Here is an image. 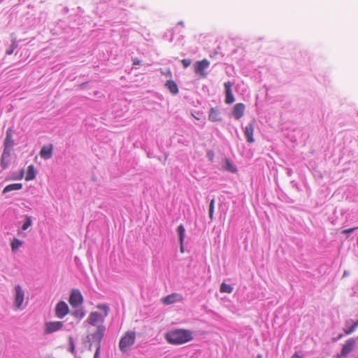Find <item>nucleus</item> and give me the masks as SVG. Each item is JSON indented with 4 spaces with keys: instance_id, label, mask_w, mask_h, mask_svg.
Returning a JSON list of instances; mask_svg holds the SVG:
<instances>
[{
    "instance_id": "f257e3e1",
    "label": "nucleus",
    "mask_w": 358,
    "mask_h": 358,
    "mask_svg": "<svg viewBox=\"0 0 358 358\" xmlns=\"http://www.w3.org/2000/svg\"><path fill=\"white\" fill-rule=\"evenodd\" d=\"M166 339L171 344H182L192 339V333L189 330L177 329L167 333Z\"/></svg>"
},
{
    "instance_id": "f03ea898",
    "label": "nucleus",
    "mask_w": 358,
    "mask_h": 358,
    "mask_svg": "<svg viewBox=\"0 0 358 358\" xmlns=\"http://www.w3.org/2000/svg\"><path fill=\"white\" fill-rule=\"evenodd\" d=\"M96 308L101 310H103L104 314L102 315L100 313L98 312H91L86 320V322L92 326H96L99 322L103 323L104 322L105 317L108 316L110 310L109 306L107 304H98Z\"/></svg>"
},
{
    "instance_id": "7ed1b4c3",
    "label": "nucleus",
    "mask_w": 358,
    "mask_h": 358,
    "mask_svg": "<svg viewBox=\"0 0 358 358\" xmlns=\"http://www.w3.org/2000/svg\"><path fill=\"white\" fill-rule=\"evenodd\" d=\"M136 340V334L133 331H127L124 336H122L119 342V348L121 352H126L127 349L133 345Z\"/></svg>"
},
{
    "instance_id": "20e7f679",
    "label": "nucleus",
    "mask_w": 358,
    "mask_h": 358,
    "mask_svg": "<svg viewBox=\"0 0 358 358\" xmlns=\"http://www.w3.org/2000/svg\"><path fill=\"white\" fill-rule=\"evenodd\" d=\"M358 341V337L355 338H350L345 341V343L343 345L341 352V356L343 358H348L349 355L355 350L357 341Z\"/></svg>"
},
{
    "instance_id": "39448f33",
    "label": "nucleus",
    "mask_w": 358,
    "mask_h": 358,
    "mask_svg": "<svg viewBox=\"0 0 358 358\" xmlns=\"http://www.w3.org/2000/svg\"><path fill=\"white\" fill-rule=\"evenodd\" d=\"M83 296L78 289H73L71 292L69 302L73 308H78L83 303Z\"/></svg>"
},
{
    "instance_id": "423d86ee",
    "label": "nucleus",
    "mask_w": 358,
    "mask_h": 358,
    "mask_svg": "<svg viewBox=\"0 0 358 358\" xmlns=\"http://www.w3.org/2000/svg\"><path fill=\"white\" fill-rule=\"evenodd\" d=\"M106 331V327L103 324H99L97 326L96 330L90 336L92 340L95 344V347L99 346L101 348V341L104 336Z\"/></svg>"
},
{
    "instance_id": "0eeeda50",
    "label": "nucleus",
    "mask_w": 358,
    "mask_h": 358,
    "mask_svg": "<svg viewBox=\"0 0 358 358\" xmlns=\"http://www.w3.org/2000/svg\"><path fill=\"white\" fill-rule=\"evenodd\" d=\"M69 311L67 303L64 301H59L55 306V315L59 319L64 318Z\"/></svg>"
},
{
    "instance_id": "6e6552de",
    "label": "nucleus",
    "mask_w": 358,
    "mask_h": 358,
    "mask_svg": "<svg viewBox=\"0 0 358 358\" xmlns=\"http://www.w3.org/2000/svg\"><path fill=\"white\" fill-rule=\"evenodd\" d=\"M64 325L63 322L55 321V322H47L45 323L44 333L45 334H50L58 330H60Z\"/></svg>"
},
{
    "instance_id": "1a4fd4ad",
    "label": "nucleus",
    "mask_w": 358,
    "mask_h": 358,
    "mask_svg": "<svg viewBox=\"0 0 358 358\" xmlns=\"http://www.w3.org/2000/svg\"><path fill=\"white\" fill-rule=\"evenodd\" d=\"M233 85L234 83L230 81H227L224 83V87L225 90V103L227 104H231L235 101L234 96L232 93Z\"/></svg>"
},
{
    "instance_id": "9d476101",
    "label": "nucleus",
    "mask_w": 358,
    "mask_h": 358,
    "mask_svg": "<svg viewBox=\"0 0 358 358\" xmlns=\"http://www.w3.org/2000/svg\"><path fill=\"white\" fill-rule=\"evenodd\" d=\"M255 124V120H252L244 129V134L245 136L247 141L250 143H253L255 141V139L253 138Z\"/></svg>"
},
{
    "instance_id": "9b49d317",
    "label": "nucleus",
    "mask_w": 358,
    "mask_h": 358,
    "mask_svg": "<svg viewBox=\"0 0 358 358\" xmlns=\"http://www.w3.org/2000/svg\"><path fill=\"white\" fill-rule=\"evenodd\" d=\"M13 130L9 127L6 130V138L3 141V148L13 150V147L15 145L14 140L13 138Z\"/></svg>"
},
{
    "instance_id": "f8f14e48",
    "label": "nucleus",
    "mask_w": 358,
    "mask_h": 358,
    "mask_svg": "<svg viewBox=\"0 0 358 358\" xmlns=\"http://www.w3.org/2000/svg\"><path fill=\"white\" fill-rule=\"evenodd\" d=\"M12 150L4 149L1 156L0 164L3 169H6L10 164V155Z\"/></svg>"
},
{
    "instance_id": "ddd939ff",
    "label": "nucleus",
    "mask_w": 358,
    "mask_h": 358,
    "mask_svg": "<svg viewBox=\"0 0 358 358\" xmlns=\"http://www.w3.org/2000/svg\"><path fill=\"white\" fill-rule=\"evenodd\" d=\"M358 327V320L354 321L352 319L347 320L345 322V327L343 331L345 335L352 334Z\"/></svg>"
},
{
    "instance_id": "4468645a",
    "label": "nucleus",
    "mask_w": 358,
    "mask_h": 358,
    "mask_svg": "<svg viewBox=\"0 0 358 358\" xmlns=\"http://www.w3.org/2000/svg\"><path fill=\"white\" fill-rule=\"evenodd\" d=\"M15 306L17 308H20L24 301V293L21 286L17 285L15 287Z\"/></svg>"
},
{
    "instance_id": "2eb2a0df",
    "label": "nucleus",
    "mask_w": 358,
    "mask_h": 358,
    "mask_svg": "<svg viewBox=\"0 0 358 358\" xmlns=\"http://www.w3.org/2000/svg\"><path fill=\"white\" fill-rule=\"evenodd\" d=\"M245 110V104L242 103H238L234 105L232 110V115L236 120L241 119L243 115Z\"/></svg>"
},
{
    "instance_id": "dca6fc26",
    "label": "nucleus",
    "mask_w": 358,
    "mask_h": 358,
    "mask_svg": "<svg viewBox=\"0 0 358 358\" xmlns=\"http://www.w3.org/2000/svg\"><path fill=\"white\" fill-rule=\"evenodd\" d=\"M53 146L52 144L44 145L40 151V156L44 159H49L52 157Z\"/></svg>"
},
{
    "instance_id": "f3484780",
    "label": "nucleus",
    "mask_w": 358,
    "mask_h": 358,
    "mask_svg": "<svg viewBox=\"0 0 358 358\" xmlns=\"http://www.w3.org/2000/svg\"><path fill=\"white\" fill-rule=\"evenodd\" d=\"M177 233L178 234L179 242L180 243L181 252H183V241L185 235V229L182 224H180L177 228Z\"/></svg>"
},
{
    "instance_id": "a211bd4d",
    "label": "nucleus",
    "mask_w": 358,
    "mask_h": 358,
    "mask_svg": "<svg viewBox=\"0 0 358 358\" xmlns=\"http://www.w3.org/2000/svg\"><path fill=\"white\" fill-rule=\"evenodd\" d=\"M24 244V241H21L17 238H13V239L10 242V248L13 253H16L19 250L20 247H21Z\"/></svg>"
},
{
    "instance_id": "6ab92c4d",
    "label": "nucleus",
    "mask_w": 358,
    "mask_h": 358,
    "mask_svg": "<svg viewBox=\"0 0 358 358\" xmlns=\"http://www.w3.org/2000/svg\"><path fill=\"white\" fill-rule=\"evenodd\" d=\"M165 86L169 89L173 94H177L179 92L177 84L173 80H169L165 83Z\"/></svg>"
},
{
    "instance_id": "aec40b11",
    "label": "nucleus",
    "mask_w": 358,
    "mask_h": 358,
    "mask_svg": "<svg viewBox=\"0 0 358 358\" xmlns=\"http://www.w3.org/2000/svg\"><path fill=\"white\" fill-rule=\"evenodd\" d=\"M36 175V171H35L34 166L33 164L29 165L27 167V175L25 176V180L27 181L32 180L35 179Z\"/></svg>"
},
{
    "instance_id": "412c9836",
    "label": "nucleus",
    "mask_w": 358,
    "mask_h": 358,
    "mask_svg": "<svg viewBox=\"0 0 358 358\" xmlns=\"http://www.w3.org/2000/svg\"><path fill=\"white\" fill-rule=\"evenodd\" d=\"M22 188V183H13L8 185L4 187L3 189V193L6 194L7 192L14 191V190H20Z\"/></svg>"
},
{
    "instance_id": "4be33fe9",
    "label": "nucleus",
    "mask_w": 358,
    "mask_h": 358,
    "mask_svg": "<svg viewBox=\"0 0 358 358\" xmlns=\"http://www.w3.org/2000/svg\"><path fill=\"white\" fill-rule=\"evenodd\" d=\"M223 168L224 170L233 173L237 172V168L236 166L228 159H225Z\"/></svg>"
},
{
    "instance_id": "5701e85b",
    "label": "nucleus",
    "mask_w": 358,
    "mask_h": 358,
    "mask_svg": "<svg viewBox=\"0 0 358 358\" xmlns=\"http://www.w3.org/2000/svg\"><path fill=\"white\" fill-rule=\"evenodd\" d=\"M10 37H11V45H10V47L6 50V54L8 55H10L13 54V51L15 49H16L17 48V38L15 36V34H12L10 35Z\"/></svg>"
},
{
    "instance_id": "b1692460",
    "label": "nucleus",
    "mask_w": 358,
    "mask_h": 358,
    "mask_svg": "<svg viewBox=\"0 0 358 358\" xmlns=\"http://www.w3.org/2000/svg\"><path fill=\"white\" fill-rule=\"evenodd\" d=\"M209 120L212 122H217L221 120L220 113L218 110L215 108H211L209 115Z\"/></svg>"
},
{
    "instance_id": "393cba45",
    "label": "nucleus",
    "mask_w": 358,
    "mask_h": 358,
    "mask_svg": "<svg viewBox=\"0 0 358 358\" xmlns=\"http://www.w3.org/2000/svg\"><path fill=\"white\" fill-rule=\"evenodd\" d=\"M178 296V294L173 293V294H169V295L164 297L162 299V301L163 302L164 304H166V305L172 304L177 301L176 298Z\"/></svg>"
},
{
    "instance_id": "a878e982",
    "label": "nucleus",
    "mask_w": 358,
    "mask_h": 358,
    "mask_svg": "<svg viewBox=\"0 0 358 358\" xmlns=\"http://www.w3.org/2000/svg\"><path fill=\"white\" fill-rule=\"evenodd\" d=\"M71 314L73 317L80 320L82 318L85 317V312L83 310V308H78L75 310Z\"/></svg>"
},
{
    "instance_id": "bb28decb",
    "label": "nucleus",
    "mask_w": 358,
    "mask_h": 358,
    "mask_svg": "<svg viewBox=\"0 0 358 358\" xmlns=\"http://www.w3.org/2000/svg\"><path fill=\"white\" fill-rule=\"evenodd\" d=\"M220 292L222 293L230 294L233 291V287L227 283L222 282L220 286Z\"/></svg>"
},
{
    "instance_id": "cd10ccee",
    "label": "nucleus",
    "mask_w": 358,
    "mask_h": 358,
    "mask_svg": "<svg viewBox=\"0 0 358 358\" xmlns=\"http://www.w3.org/2000/svg\"><path fill=\"white\" fill-rule=\"evenodd\" d=\"M32 224V218L31 216L26 215L25 220L22 226V230H27Z\"/></svg>"
},
{
    "instance_id": "c85d7f7f",
    "label": "nucleus",
    "mask_w": 358,
    "mask_h": 358,
    "mask_svg": "<svg viewBox=\"0 0 358 358\" xmlns=\"http://www.w3.org/2000/svg\"><path fill=\"white\" fill-rule=\"evenodd\" d=\"M69 351L73 355H75L76 353V351L75 349V344H74V341H73L72 336L69 337Z\"/></svg>"
},
{
    "instance_id": "c756f323",
    "label": "nucleus",
    "mask_w": 358,
    "mask_h": 358,
    "mask_svg": "<svg viewBox=\"0 0 358 358\" xmlns=\"http://www.w3.org/2000/svg\"><path fill=\"white\" fill-rule=\"evenodd\" d=\"M194 72L199 76H201V61H197L194 65Z\"/></svg>"
},
{
    "instance_id": "7c9ffc66",
    "label": "nucleus",
    "mask_w": 358,
    "mask_h": 358,
    "mask_svg": "<svg viewBox=\"0 0 358 358\" xmlns=\"http://www.w3.org/2000/svg\"><path fill=\"white\" fill-rule=\"evenodd\" d=\"M208 43H212L213 44V46H214V45H215L216 42H217V38L214 36H205V42H207Z\"/></svg>"
},
{
    "instance_id": "2f4dec72",
    "label": "nucleus",
    "mask_w": 358,
    "mask_h": 358,
    "mask_svg": "<svg viewBox=\"0 0 358 358\" xmlns=\"http://www.w3.org/2000/svg\"><path fill=\"white\" fill-rule=\"evenodd\" d=\"M210 65L209 62L206 59H203V78H205L207 73L205 72V69H207Z\"/></svg>"
},
{
    "instance_id": "473e14b6",
    "label": "nucleus",
    "mask_w": 358,
    "mask_h": 358,
    "mask_svg": "<svg viewBox=\"0 0 358 358\" xmlns=\"http://www.w3.org/2000/svg\"><path fill=\"white\" fill-rule=\"evenodd\" d=\"M24 170L21 169L18 174H15V173L13 174V176L12 177V179H13V180H21L24 177Z\"/></svg>"
},
{
    "instance_id": "72a5a7b5",
    "label": "nucleus",
    "mask_w": 358,
    "mask_h": 358,
    "mask_svg": "<svg viewBox=\"0 0 358 358\" xmlns=\"http://www.w3.org/2000/svg\"><path fill=\"white\" fill-rule=\"evenodd\" d=\"M214 204H215V201H214V199H212L210 203L209 210H208L209 211V217L210 219L213 218V215Z\"/></svg>"
},
{
    "instance_id": "f704fd0d",
    "label": "nucleus",
    "mask_w": 358,
    "mask_h": 358,
    "mask_svg": "<svg viewBox=\"0 0 358 358\" xmlns=\"http://www.w3.org/2000/svg\"><path fill=\"white\" fill-rule=\"evenodd\" d=\"M181 63L184 68H187L189 66H190L192 60L190 59H184L181 60Z\"/></svg>"
},
{
    "instance_id": "c9c22d12",
    "label": "nucleus",
    "mask_w": 358,
    "mask_h": 358,
    "mask_svg": "<svg viewBox=\"0 0 358 358\" xmlns=\"http://www.w3.org/2000/svg\"><path fill=\"white\" fill-rule=\"evenodd\" d=\"M357 229H358V227L346 229L342 231V234L348 235V234L354 232Z\"/></svg>"
},
{
    "instance_id": "e433bc0d",
    "label": "nucleus",
    "mask_w": 358,
    "mask_h": 358,
    "mask_svg": "<svg viewBox=\"0 0 358 358\" xmlns=\"http://www.w3.org/2000/svg\"><path fill=\"white\" fill-rule=\"evenodd\" d=\"M214 155H214L213 151H212V150L207 151L206 157L208 159V160L210 162H213V158H214Z\"/></svg>"
},
{
    "instance_id": "4c0bfd02",
    "label": "nucleus",
    "mask_w": 358,
    "mask_h": 358,
    "mask_svg": "<svg viewBox=\"0 0 358 358\" xmlns=\"http://www.w3.org/2000/svg\"><path fill=\"white\" fill-rule=\"evenodd\" d=\"M192 114L194 116V117L195 119H196L197 120H199L201 119V113L199 111H198V112L195 111L194 113H192Z\"/></svg>"
},
{
    "instance_id": "58836bf2",
    "label": "nucleus",
    "mask_w": 358,
    "mask_h": 358,
    "mask_svg": "<svg viewBox=\"0 0 358 358\" xmlns=\"http://www.w3.org/2000/svg\"><path fill=\"white\" fill-rule=\"evenodd\" d=\"M100 350H101V348H99V346H97V348H96V351H95V353L94 355V358H99Z\"/></svg>"
},
{
    "instance_id": "ea45409f",
    "label": "nucleus",
    "mask_w": 358,
    "mask_h": 358,
    "mask_svg": "<svg viewBox=\"0 0 358 358\" xmlns=\"http://www.w3.org/2000/svg\"><path fill=\"white\" fill-rule=\"evenodd\" d=\"M343 334H339L336 337H334L332 338V341L334 342H337L339 340H341L343 337Z\"/></svg>"
},
{
    "instance_id": "a19ab883",
    "label": "nucleus",
    "mask_w": 358,
    "mask_h": 358,
    "mask_svg": "<svg viewBox=\"0 0 358 358\" xmlns=\"http://www.w3.org/2000/svg\"><path fill=\"white\" fill-rule=\"evenodd\" d=\"M92 338L90 335L87 336L85 339H83V343H88L89 344L91 343Z\"/></svg>"
},
{
    "instance_id": "79ce46f5",
    "label": "nucleus",
    "mask_w": 358,
    "mask_h": 358,
    "mask_svg": "<svg viewBox=\"0 0 358 358\" xmlns=\"http://www.w3.org/2000/svg\"><path fill=\"white\" fill-rule=\"evenodd\" d=\"M87 85H88V82L83 83L80 85H79V87L80 89H85L87 87Z\"/></svg>"
},
{
    "instance_id": "37998d69",
    "label": "nucleus",
    "mask_w": 358,
    "mask_h": 358,
    "mask_svg": "<svg viewBox=\"0 0 358 358\" xmlns=\"http://www.w3.org/2000/svg\"><path fill=\"white\" fill-rule=\"evenodd\" d=\"M164 73L166 77H170V78H171V77L172 76L171 72V71H170L169 69H168V70L166 71V73Z\"/></svg>"
},
{
    "instance_id": "c03bdc74",
    "label": "nucleus",
    "mask_w": 358,
    "mask_h": 358,
    "mask_svg": "<svg viewBox=\"0 0 358 358\" xmlns=\"http://www.w3.org/2000/svg\"><path fill=\"white\" fill-rule=\"evenodd\" d=\"M217 55V51H214V52L210 53V57L211 58H214V57H216Z\"/></svg>"
},
{
    "instance_id": "a18cd8bd",
    "label": "nucleus",
    "mask_w": 358,
    "mask_h": 358,
    "mask_svg": "<svg viewBox=\"0 0 358 358\" xmlns=\"http://www.w3.org/2000/svg\"><path fill=\"white\" fill-rule=\"evenodd\" d=\"M139 63H140V61L138 59H136L134 60L133 64L136 65V64H139Z\"/></svg>"
},
{
    "instance_id": "49530a36",
    "label": "nucleus",
    "mask_w": 358,
    "mask_h": 358,
    "mask_svg": "<svg viewBox=\"0 0 358 358\" xmlns=\"http://www.w3.org/2000/svg\"><path fill=\"white\" fill-rule=\"evenodd\" d=\"M147 155H148V157L149 158H152V157H153V154H152V152H148L147 153Z\"/></svg>"
},
{
    "instance_id": "de8ad7c7",
    "label": "nucleus",
    "mask_w": 358,
    "mask_h": 358,
    "mask_svg": "<svg viewBox=\"0 0 358 358\" xmlns=\"http://www.w3.org/2000/svg\"><path fill=\"white\" fill-rule=\"evenodd\" d=\"M335 358H343V357L341 356V352H340V353L338 354Z\"/></svg>"
},
{
    "instance_id": "09e8293b",
    "label": "nucleus",
    "mask_w": 358,
    "mask_h": 358,
    "mask_svg": "<svg viewBox=\"0 0 358 358\" xmlns=\"http://www.w3.org/2000/svg\"><path fill=\"white\" fill-rule=\"evenodd\" d=\"M292 184L293 185V186L296 187V188H298V185L296 182H294V181H292Z\"/></svg>"
},
{
    "instance_id": "8fccbe9b",
    "label": "nucleus",
    "mask_w": 358,
    "mask_h": 358,
    "mask_svg": "<svg viewBox=\"0 0 358 358\" xmlns=\"http://www.w3.org/2000/svg\"><path fill=\"white\" fill-rule=\"evenodd\" d=\"M92 343H91L89 344V347H88L89 350H92Z\"/></svg>"
},
{
    "instance_id": "3c124183",
    "label": "nucleus",
    "mask_w": 358,
    "mask_h": 358,
    "mask_svg": "<svg viewBox=\"0 0 358 358\" xmlns=\"http://www.w3.org/2000/svg\"><path fill=\"white\" fill-rule=\"evenodd\" d=\"M178 25H181V26H183L184 25V23L182 21H180L178 23Z\"/></svg>"
},
{
    "instance_id": "603ef678",
    "label": "nucleus",
    "mask_w": 358,
    "mask_h": 358,
    "mask_svg": "<svg viewBox=\"0 0 358 358\" xmlns=\"http://www.w3.org/2000/svg\"><path fill=\"white\" fill-rule=\"evenodd\" d=\"M287 173L289 176H291V174H292L291 171H288Z\"/></svg>"
},
{
    "instance_id": "864d4df0",
    "label": "nucleus",
    "mask_w": 358,
    "mask_h": 358,
    "mask_svg": "<svg viewBox=\"0 0 358 358\" xmlns=\"http://www.w3.org/2000/svg\"><path fill=\"white\" fill-rule=\"evenodd\" d=\"M75 261H78V258L77 257H75Z\"/></svg>"
},
{
    "instance_id": "5fc2aeb1",
    "label": "nucleus",
    "mask_w": 358,
    "mask_h": 358,
    "mask_svg": "<svg viewBox=\"0 0 358 358\" xmlns=\"http://www.w3.org/2000/svg\"><path fill=\"white\" fill-rule=\"evenodd\" d=\"M258 358H262V356H261V355H259V356H258Z\"/></svg>"
},
{
    "instance_id": "6e6d98bb",
    "label": "nucleus",
    "mask_w": 358,
    "mask_h": 358,
    "mask_svg": "<svg viewBox=\"0 0 358 358\" xmlns=\"http://www.w3.org/2000/svg\"><path fill=\"white\" fill-rule=\"evenodd\" d=\"M3 0H0V2H1Z\"/></svg>"
},
{
    "instance_id": "4d7b16f0",
    "label": "nucleus",
    "mask_w": 358,
    "mask_h": 358,
    "mask_svg": "<svg viewBox=\"0 0 358 358\" xmlns=\"http://www.w3.org/2000/svg\"><path fill=\"white\" fill-rule=\"evenodd\" d=\"M292 358H294V357H292Z\"/></svg>"
}]
</instances>
